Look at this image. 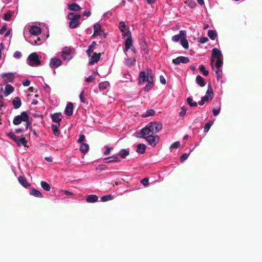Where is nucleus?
I'll list each match as a JSON object with an SVG mask.
<instances>
[{"instance_id": "f257e3e1", "label": "nucleus", "mask_w": 262, "mask_h": 262, "mask_svg": "<svg viewBox=\"0 0 262 262\" xmlns=\"http://www.w3.org/2000/svg\"><path fill=\"white\" fill-rule=\"evenodd\" d=\"M162 128V123L158 122H150L137 134V137L145 139L158 133Z\"/></svg>"}, {"instance_id": "f03ea898", "label": "nucleus", "mask_w": 262, "mask_h": 262, "mask_svg": "<svg viewBox=\"0 0 262 262\" xmlns=\"http://www.w3.org/2000/svg\"><path fill=\"white\" fill-rule=\"evenodd\" d=\"M147 82V84L145 86L144 90L145 92H148L154 86V77L149 71H141L139 75V83L140 84H144Z\"/></svg>"}, {"instance_id": "7ed1b4c3", "label": "nucleus", "mask_w": 262, "mask_h": 262, "mask_svg": "<svg viewBox=\"0 0 262 262\" xmlns=\"http://www.w3.org/2000/svg\"><path fill=\"white\" fill-rule=\"evenodd\" d=\"M81 15L74 13H70L68 15V18L70 20L69 27L70 29H74L77 27L80 24L79 19Z\"/></svg>"}, {"instance_id": "20e7f679", "label": "nucleus", "mask_w": 262, "mask_h": 262, "mask_svg": "<svg viewBox=\"0 0 262 262\" xmlns=\"http://www.w3.org/2000/svg\"><path fill=\"white\" fill-rule=\"evenodd\" d=\"M29 116L26 112H23L20 115L15 116L13 120V123L17 125L20 124L22 122H26V128L27 129L29 126Z\"/></svg>"}, {"instance_id": "39448f33", "label": "nucleus", "mask_w": 262, "mask_h": 262, "mask_svg": "<svg viewBox=\"0 0 262 262\" xmlns=\"http://www.w3.org/2000/svg\"><path fill=\"white\" fill-rule=\"evenodd\" d=\"M7 135L12 139L17 144L18 146H20L21 145L24 147L27 146V141L24 137L19 138L12 132L7 133Z\"/></svg>"}, {"instance_id": "423d86ee", "label": "nucleus", "mask_w": 262, "mask_h": 262, "mask_svg": "<svg viewBox=\"0 0 262 262\" xmlns=\"http://www.w3.org/2000/svg\"><path fill=\"white\" fill-rule=\"evenodd\" d=\"M28 60L29 61V64L32 67L38 66L41 63L38 55L35 52L30 54L28 57Z\"/></svg>"}, {"instance_id": "0eeeda50", "label": "nucleus", "mask_w": 262, "mask_h": 262, "mask_svg": "<svg viewBox=\"0 0 262 262\" xmlns=\"http://www.w3.org/2000/svg\"><path fill=\"white\" fill-rule=\"evenodd\" d=\"M124 37H127L125 41V50L127 51L133 46V41L131 32L129 31H127L126 33H125V35Z\"/></svg>"}, {"instance_id": "6e6552de", "label": "nucleus", "mask_w": 262, "mask_h": 262, "mask_svg": "<svg viewBox=\"0 0 262 262\" xmlns=\"http://www.w3.org/2000/svg\"><path fill=\"white\" fill-rule=\"evenodd\" d=\"M213 92L212 89L210 84L208 85V89L206 92V95L202 97V99L205 102L208 101L209 100H211L213 98Z\"/></svg>"}, {"instance_id": "1a4fd4ad", "label": "nucleus", "mask_w": 262, "mask_h": 262, "mask_svg": "<svg viewBox=\"0 0 262 262\" xmlns=\"http://www.w3.org/2000/svg\"><path fill=\"white\" fill-rule=\"evenodd\" d=\"M222 57V54L221 52L217 48H213L212 50V55H211V64L212 68H213V62L214 61V58L219 59L221 58Z\"/></svg>"}, {"instance_id": "9d476101", "label": "nucleus", "mask_w": 262, "mask_h": 262, "mask_svg": "<svg viewBox=\"0 0 262 262\" xmlns=\"http://www.w3.org/2000/svg\"><path fill=\"white\" fill-rule=\"evenodd\" d=\"M148 144L152 147H155L159 141V137L158 136H151L145 138Z\"/></svg>"}, {"instance_id": "9b49d317", "label": "nucleus", "mask_w": 262, "mask_h": 262, "mask_svg": "<svg viewBox=\"0 0 262 262\" xmlns=\"http://www.w3.org/2000/svg\"><path fill=\"white\" fill-rule=\"evenodd\" d=\"M189 61V58L185 56H179L172 60V62L175 64H179L180 63H186Z\"/></svg>"}, {"instance_id": "f8f14e48", "label": "nucleus", "mask_w": 262, "mask_h": 262, "mask_svg": "<svg viewBox=\"0 0 262 262\" xmlns=\"http://www.w3.org/2000/svg\"><path fill=\"white\" fill-rule=\"evenodd\" d=\"M2 77L4 79V83L11 82L14 78V75L11 73H4Z\"/></svg>"}, {"instance_id": "ddd939ff", "label": "nucleus", "mask_w": 262, "mask_h": 262, "mask_svg": "<svg viewBox=\"0 0 262 262\" xmlns=\"http://www.w3.org/2000/svg\"><path fill=\"white\" fill-rule=\"evenodd\" d=\"M71 50L70 48L67 47L63 48L61 54L62 58L65 60H70L71 58Z\"/></svg>"}, {"instance_id": "4468645a", "label": "nucleus", "mask_w": 262, "mask_h": 262, "mask_svg": "<svg viewBox=\"0 0 262 262\" xmlns=\"http://www.w3.org/2000/svg\"><path fill=\"white\" fill-rule=\"evenodd\" d=\"M62 61L60 59L56 58H52L50 60V66L53 68H56L61 64Z\"/></svg>"}, {"instance_id": "2eb2a0df", "label": "nucleus", "mask_w": 262, "mask_h": 262, "mask_svg": "<svg viewBox=\"0 0 262 262\" xmlns=\"http://www.w3.org/2000/svg\"><path fill=\"white\" fill-rule=\"evenodd\" d=\"M73 104L72 102L68 103L64 111L65 114L68 116H72L73 112Z\"/></svg>"}, {"instance_id": "dca6fc26", "label": "nucleus", "mask_w": 262, "mask_h": 262, "mask_svg": "<svg viewBox=\"0 0 262 262\" xmlns=\"http://www.w3.org/2000/svg\"><path fill=\"white\" fill-rule=\"evenodd\" d=\"M102 32L101 26L100 24L96 23L94 25V33L93 37L100 35Z\"/></svg>"}, {"instance_id": "f3484780", "label": "nucleus", "mask_w": 262, "mask_h": 262, "mask_svg": "<svg viewBox=\"0 0 262 262\" xmlns=\"http://www.w3.org/2000/svg\"><path fill=\"white\" fill-rule=\"evenodd\" d=\"M101 53H94L93 55L91 56V60L89 61V64L92 65L97 62L100 58Z\"/></svg>"}, {"instance_id": "a211bd4d", "label": "nucleus", "mask_w": 262, "mask_h": 262, "mask_svg": "<svg viewBox=\"0 0 262 262\" xmlns=\"http://www.w3.org/2000/svg\"><path fill=\"white\" fill-rule=\"evenodd\" d=\"M29 32L32 35L37 36L41 33V30L39 27L34 26L30 28Z\"/></svg>"}, {"instance_id": "6ab92c4d", "label": "nucleus", "mask_w": 262, "mask_h": 262, "mask_svg": "<svg viewBox=\"0 0 262 262\" xmlns=\"http://www.w3.org/2000/svg\"><path fill=\"white\" fill-rule=\"evenodd\" d=\"M61 116V113H54L51 115V118L52 121L57 123L58 126L60 125V122L61 121V119L59 118Z\"/></svg>"}, {"instance_id": "aec40b11", "label": "nucleus", "mask_w": 262, "mask_h": 262, "mask_svg": "<svg viewBox=\"0 0 262 262\" xmlns=\"http://www.w3.org/2000/svg\"><path fill=\"white\" fill-rule=\"evenodd\" d=\"M18 181L25 188H28L30 186L26 178L24 176H19L18 178Z\"/></svg>"}, {"instance_id": "412c9836", "label": "nucleus", "mask_w": 262, "mask_h": 262, "mask_svg": "<svg viewBox=\"0 0 262 262\" xmlns=\"http://www.w3.org/2000/svg\"><path fill=\"white\" fill-rule=\"evenodd\" d=\"M12 104L14 109H18L21 105V101L19 97H15L12 100Z\"/></svg>"}, {"instance_id": "4be33fe9", "label": "nucleus", "mask_w": 262, "mask_h": 262, "mask_svg": "<svg viewBox=\"0 0 262 262\" xmlns=\"http://www.w3.org/2000/svg\"><path fill=\"white\" fill-rule=\"evenodd\" d=\"M103 160L106 163H109L113 162H119L120 161L117 155H113V156L105 158Z\"/></svg>"}, {"instance_id": "5701e85b", "label": "nucleus", "mask_w": 262, "mask_h": 262, "mask_svg": "<svg viewBox=\"0 0 262 262\" xmlns=\"http://www.w3.org/2000/svg\"><path fill=\"white\" fill-rule=\"evenodd\" d=\"M184 35H186L185 31H180L179 34L175 35L172 36V40L174 42H178L179 40H181L182 37Z\"/></svg>"}, {"instance_id": "b1692460", "label": "nucleus", "mask_w": 262, "mask_h": 262, "mask_svg": "<svg viewBox=\"0 0 262 262\" xmlns=\"http://www.w3.org/2000/svg\"><path fill=\"white\" fill-rule=\"evenodd\" d=\"M14 90V88L9 84H7L5 88V95L8 96L11 93H12Z\"/></svg>"}, {"instance_id": "393cba45", "label": "nucleus", "mask_w": 262, "mask_h": 262, "mask_svg": "<svg viewBox=\"0 0 262 262\" xmlns=\"http://www.w3.org/2000/svg\"><path fill=\"white\" fill-rule=\"evenodd\" d=\"M30 194L32 195H34V196L37 197V198H43V195L41 193V192L35 188H32V189H30Z\"/></svg>"}, {"instance_id": "a878e982", "label": "nucleus", "mask_w": 262, "mask_h": 262, "mask_svg": "<svg viewBox=\"0 0 262 262\" xmlns=\"http://www.w3.org/2000/svg\"><path fill=\"white\" fill-rule=\"evenodd\" d=\"M68 8L69 10L74 11H79L81 10V8L76 3L68 5Z\"/></svg>"}, {"instance_id": "bb28decb", "label": "nucleus", "mask_w": 262, "mask_h": 262, "mask_svg": "<svg viewBox=\"0 0 262 262\" xmlns=\"http://www.w3.org/2000/svg\"><path fill=\"white\" fill-rule=\"evenodd\" d=\"M98 200V197L95 194L89 195L86 199V201L88 203H95Z\"/></svg>"}, {"instance_id": "cd10ccee", "label": "nucleus", "mask_w": 262, "mask_h": 262, "mask_svg": "<svg viewBox=\"0 0 262 262\" xmlns=\"http://www.w3.org/2000/svg\"><path fill=\"white\" fill-rule=\"evenodd\" d=\"M146 150V146L144 144H139L137 146L136 151L138 153L143 154L145 153Z\"/></svg>"}, {"instance_id": "c85d7f7f", "label": "nucleus", "mask_w": 262, "mask_h": 262, "mask_svg": "<svg viewBox=\"0 0 262 262\" xmlns=\"http://www.w3.org/2000/svg\"><path fill=\"white\" fill-rule=\"evenodd\" d=\"M196 82L201 87L204 86L205 85L204 79L200 75H198L196 76Z\"/></svg>"}, {"instance_id": "c756f323", "label": "nucleus", "mask_w": 262, "mask_h": 262, "mask_svg": "<svg viewBox=\"0 0 262 262\" xmlns=\"http://www.w3.org/2000/svg\"><path fill=\"white\" fill-rule=\"evenodd\" d=\"M181 41V44L183 46V47L184 49H188L189 47L188 45V42L187 40L186 39V35H184L183 37H182Z\"/></svg>"}, {"instance_id": "7c9ffc66", "label": "nucleus", "mask_w": 262, "mask_h": 262, "mask_svg": "<svg viewBox=\"0 0 262 262\" xmlns=\"http://www.w3.org/2000/svg\"><path fill=\"white\" fill-rule=\"evenodd\" d=\"M208 36L211 40H214L217 36V34L215 31L209 30L208 31Z\"/></svg>"}, {"instance_id": "2f4dec72", "label": "nucleus", "mask_w": 262, "mask_h": 262, "mask_svg": "<svg viewBox=\"0 0 262 262\" xmlns=\"http://www.w3.org/2000/svg\"><path fill=\"white\" fill-rule=\"evenodd\" d=\"M129 154V152L128 150L125 149H122L119 152L118 155L120 156L122 159H124L128 156Z\"/></svg>"}, {"instance_id": "473e14b6", "label": "nucleus", "mask_w": 262, "mask_h": 262, "mask_svg": "<svg viewBox=\"0 0 262 262\" xmlns=\"http://www.w3.org/2000/svg\"><path fill=\"white\" fill-rule=\"evenodd\" d=\"M89 149V146L86 143H82L80 147V150L82 153H86Z\"/></svg>"}, {"instance_id": "72a5a7b5", "label": "nucleus", "mask_w": 262, "mask_h": 262, "mask_svg": "<svg viewBox=\"0 0 262 262\" xmlns=\"http://www.w3.org/2000/svg\"><path fill=\"white\" fill-rule=\"evenodd\" d=\"M119 28L120 31L122 33L123 36H125V33H126L127 31H125V24L124 21H121L119 23Z\"/></svg>"}, {"instance_id": "f704fd0d", "label": "nucleus", "mask_w": 262, "mask_h": 262, "mask_svg": "<svg viewBox=\"0 0 262 262\" xmlns=\"http://www.w3.org/2000/svg\"><path fill=\"white\" fill-rule=\"evenodd\" d=\"M40 185H41V187L45 191H48L51 189V187H50V185L47 182H46L45 181H41Z\"/></svg>"}, {"instance_id": "c9c22d12", "label": "nucleus", "mask_w": 262, "mask_h": 262, "mask_svg": "<svg viewBox=\"0 0 262 262\" xmlns=\"http://www.w3.org/2000/svg\"><path fill=\"white\" fill-rule=\"evenodd\" d=\"M186 101L190 107L196 106L198 105L196 102L193 101L192 98L190 97H188Z\"/></svg>"}, {"instance_id": "e433bc0d", "label": "nucleus", "mask_w": 262, "mask_h": 262, "mask_svg": "<svg viewBox=\"0 0 262 262\" xmlns=\"http://www.w3.org/2000/svg\"><path fill=\"white\" fill-rule=\"evenodd\" d=\"M58 125H52V129L55 136H58L60 134V131L58 129Z\"/></svg>"}, {"instance_id": "4c0bfd02", "label": "nucleus", "mask_w": 262, "mask_h": 262, "mask_svg": "<svg viewBox=\"0 0 262 262\" xmlns=\"http://www.w3.org/2000/svg\"><path fill=\"white\" fill-rule=\"evenodd\" d=\"M113 199V196L112 194L106 195L102 196L101 198V200L102 202H106L107 201L112 200Z\"/></svg>"}, {"instance_id": "58836bf2", "label": "nucleus", "mask_w": 262, "mask_h": 262, "mask_svg": "<svg viewBox=\"0 0 262 262\" xmlns=\"http://www.w3.org/2000/svg\"><path fill=\"white\" fill-rule=\"evenodd\" d=\"M212 124V121H209V122L207 123L204 126V132L205 133L208 132Z\"/></svg>"}, {"instance_id": "ea45409f", "label": "nucleus", "mask_w": 262, "mask_h": 262, "mask_svg": "<svg viewBox=\"0 0 262 262\" xmlns=\"http://www.w3.org/2000/svg\"><path fill=\"white\" fill-rule=\"evenodd\" d=\"M199 70L203 73V74L204 76H207L208 75L209 72L207 70H206L205 67L203 65H201L199 67Z\"/></svg>"}, {"instance_id": "a19ab883", "label": "nucleus", "mask_w": 262, "mask_h": 262, "mask_svg": "<svg viewBox=\"0 0 262 262\" xmlns=\"http://www.w3.org/2000/svg\"><path fill=\"white\" fill-rule=\"evenodd\" d=\"M108 85V83L107 82H101L99 84V88L101 90H104L106 89Z\"/></svg>"}, {"instance_id": "79ce46f5", "label": "nucleus", "mask_w": 262, "mask_h": 262, "mask_svg": "<svg viewBox=\"0 0 262 262\" xmlns=\"http://www.w3.org/2000/svg\"><path fill=\"white\" fill-rule=\"evenodd\" d=\"M223 64V60L221 58L217 59L215 63V67L217 69H220Z\"/></svg>"}, {"instance_id": "37998d69", "label": "nucleus", "mask_w": 262, "mask_h": 262, "mask_svg": "<svg viewBox=\"0 0 262 262\" xmlns=\"http://www.w3.org/2000/svg\"><path fill=\"white\" fill-rule=\"evenodd\" d=\"M107 168V166L106 165H104V164H100V165H99L96 168V170L97 171H101V170H105L106 169V168Z\"/></svg>"}, {"instance_id": "c03bdc74", "label": "nucleus", "mask_w": 262, "mask_h": 262, "mask_svg": "<svg viewBox=\"0 0 262 262\" xmlns=\"http://www.w3.org/2000/svg\"><path fill=\"white\" fill-rule=\"evenodd\" d=\"M180 146V143L179 141H177V142H174L173 143H172L170 147V148L171 149H173V148H179Z\"/></svg>"}, {"instance_id": "a18cd8bd", "label": "nucleus", "mask_w": 262, "mask_h": 262, "mask_svg": "<svg viewBox=\"0 0 262 262\" xmlns=\"http://www.w3.org/2000/svg\"><path fill=\"white\" fill-rule=\"evenodd\" d=\"M187 109L185 106L181 107V111L179 113V115L181 117H183L186 113Z\"/></svg>"}, {"instance_id": "49530a36", "label": "nucleus", "mask_w": 262, "mask_h": 262, "mask_svg": "<svg viewBox=\"0 0 262 262\" xmlns=\"http://www.w3.org/2000/svg\"><path fill=\"white\" fill-rule=\"evenodd\" d=\"M141 183L145 186L149 184V179L147 178H145L141 181Z\"/></svg>"}, {"instance_id": "de8ad7c7", "label": "nucleus", "mask_w": 262, "mask_h": 262, "mask_svg": "<svg viewBox=\"0 0 262 262\" xmlns=\"http://www.w3.org/2000/svg\"><path fill=\"white\" fill-rule=\"evenodd\" d=\"M84 91L83 90L81 92V93L80 94V95H79V98H80V101L82 103H85V99L84 98Z\"/></svg>"}, {"instance_id": "09e8293b", "label": "nucleus", "mask_w": 262, "mask_h": 262, "mask_svg": "<svg viewBox=\"0 0 262 262\" xmlns=\"http://www.w3.org/2000/svg\"><path fill=\"white\" fill-rule=\"evenodd\" d=\"M155 114V111L154 110H150L146 112V114L145 117H149L154 115Z\"/></svg>"}, {"instance_id": "8fccbe9b", "label": "nucleus", "mask_w": 262, "mask_h": 262, "mask_svg": "<svg viewBox=\"0 0 262 262\" xmlns=\"http://www.w3.org/2000/svg\"><path fill=\"white\" fill-rule=\"evenodd\" d=\"M11 16H12L11 14L9 12H7L4 14V19L5 20L8 21L10 19Z\"/></svg>"}, {"instance_id": "3c124183", "label": "nucleus", "mask_w": 262, "mask_h": 262, "mask_svg": "<svg viewBox=\"0 0 262 262\" xmlns=\"http://www.w3.org/2000/svg\"><path fill=\"white\" fill-rule=\"evenodd\" d=\"M104 148H105V150L103 152L104 155H109L111 152V148H110L108 146H105Z\"/></svg>"}, {"instance_id": "603ef678", "label": "nucleus", "mask_w": 262, "mask_h": 262, "mask_svg": "<svg viewBox=\"0 0 262 262\" xmlns=\"http://www.w3.org/2000/svg\"><path fill=\"white\" fill-rule=\"evenodd\" d=\"M222 71L220 69H217L216 71H215V74L217 78V80H219V79L221 77Z\"/></svg>"}, {"instance_id": "864d4df0", "label": "nucleus", "mask_w": 262, "mask_h": 262, "mask_svg": "<svg viewBox=\"0 0 262 262\" xmlns=\"http://www.w3.org/2000/svg\"><path fill=\"white\" fill-rule=\"evenodd\" d=\"M189 155V154H187L186 153L183 154L180 158L181 162H183V161H185L186 159H187V158H188Z\"/></svg>"}, {"instance_id": "5fc2aeb1", "label": "nucleus", "mask_w": 262, "mask_h": 262, "mask_svg": "<svg viewBox=\"0 0 262 262\" xmlns=\"http://www.w3.org/2000/svg\"><path fill=\"white\" fill-rule=\"evenodd\" d=\"M208 41V39L207 37H201L199 38V42L202 43H204Z\"/></svg>"}, {"instance_id": "6e6d98bb", "label": "nucleus", "mask_w": 262, "mask_h": 262, "mask_svg": "<svg viewBox=\"0 0 262 262\" xmlns=\"http://www.w3.org/2000/svg\"><path fill=\"white\" fill-rule=\"evenodd\" d=\"M94 79H95L94 76L91 75L90 76H89V77L86 78L85 79V81L86 82H92Z\"/></svg>"}, {"instance_id": "4d7b16f0", "label": "nucleus", "mask_w": 262, "mask_h": 262, "mask_svg": "<svg viewBox=\"0 0 262 262\" xmlns=\"http://www.w3.org/2000/svg\"><path fill=\"white\" fill-rule=\"evenodd\" d=\"M14 57L19 58L21 57V53L19 51H16L13 55Z\"/></svg>"}, {"instance_id": "13d9d810", "label": "nucleus", "mask_w": 262, "mask_h": 262, "mask_svg": "<svg viewBox=\"0 0 262 262\" xmlns=\"http://www.w3.org/2000/svg\"><path fill=\"white\" fill-rule=\"evenodd\" d=\"M85 139V136L83 135H80L77 141L78 143H81Z\"/></svg>"}, {"instance_id": "bf43d9fd", "label": "nucleus", "mask_w": 262, "mask_h": 262, "mask_svg": "<svg viewBox=\"0 0 262 262\" xmlns=\"http://www.w3.org/2000/svg\"><path fill=\"white\" fill-rule=\"evenodd\" d=\"M220 110H221V108H219L217 110L213 109L212 113H213L214 116H217L219 114L220 112Z\"/></svg>"}, {"instance_id": "052dcab7", "label": "nucleus", "mask_w": 262, "mask_h": 262, "mask_svg": "<svg viewBox=\"0 0 262 262\" xmlns=\"http://www.w3.org/2000/svg\"><path fill=\"white\" fill-rule=\"evenodd\" d=\"M160 82L163 84H165L166 83V79H165V78L162 75H161L160 76Z\"/></svg>"}, {"instance_id": "680f3d73", "label": "nucleus", "mask_w": 262, "mask_h": 262, "mask_svg": "<svg viewBox=\"0 0 262 262\" xmlns=\"http://www.w3.org/2000/svg\"><path fill=\"white\" fill-rule=\"evenodd\" d=\"M93 53V50L92 48H90V47H89L88 49L86 50V53L88 56L90 57L91 56V53Z\"/></svg>"}, {"instance_id": "e2e57ef3", "label": "nucleus", "mask_w": 262, "mask_h": 262, "mask_svg": "<svg viewBox=\"0 0 262 262\" xmlns=\"http://www.w3.org/2000/svg\"><path fill=\"white\" fill-rule=\"evenodd\" d=\"M188 5L191 8H193L196 6V3L194 1H190L188 2Z\"/></svg>"}, {"instance_id": "0e129e2a", "label": "nucleus", "mask_w": 262, "mask_h": 262, "mask_svg": "<svg viewBox=\"0 0 262 262\" xmlns=\"http://www.w3.org/2000/svg\"><path fill=\"white\" fill-rule=\"evenodd\" d=\"M91 11L90 10H85L83 13V15L84 16H85L86 17H89L91 15Z\"/></svg>"}, {"instance_id": "69168bd1", "label": "nucleus", "mask_w": 262, "mask_h": 262, "mask_svg": "<svg viewBox=\"0 0 262 262\" xmlns=\"http://www.w3.org/2000/svg\"><path fill=\"white\" fill-rule=\"evenodd\" d=\"M6 30V26H2V27L1 28V29H0V34H4V33L5 32V31Z\"/></svg>"}, {"instance_id": "338daca9", "label": "nucleus", "mask_w": 262, "mask_h": 262, "mask_svg": "<svg viewBox=\"0 0 262 262\" xmlns=\"http://www.w3.org/2000/svg\"><path fill=\"white\" fill-rule=\"evenodd\" d=\"M30 81L29 80H26L23 82V84L25 86H28L30 85Z\"/></svg>"}, {"instance_id": "774afa93", "label": "nucleus", "mask_w": 262, "mask_h": 262, "mask_svg": "<svg viewBox=\"0 0 262 262\" xmlns=\"http://www.w3.org/2000/svg\"><path fill=\"white\" fill-rule=\"evenodd\" d=\"M40 40V39L39 37H37L36 39H33V41H32V43L33 45H37V41H39Z\"/></svg>"}]
</instances>
